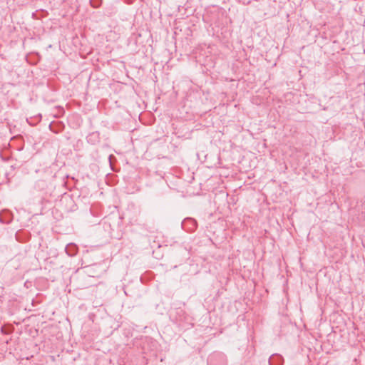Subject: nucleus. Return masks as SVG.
I'll return each mask as SVG.
<instances>
[{
    "label": "nucleus",
    "mask_w": 365,
    "mask_h": 365,
    "mask_svg": "<svg viewBox=\"0 0 365 365\" xmlns=\"http://www.w3.org/2000/svg\"><path fill=\"white\" fill-rule=\"evenodd\" d=\"M208 365H227V359L225 354L222 352H213L207 359Z\"/></svg>",
    "instance_id": "nucleus-1"
},
{
    "label": "nucleus",
    "mask_w": 365,
    "mask_h": 365,
    "mask_svg": "<svg viewBox=\"0 0 365 365\" xmlns=\"http://www.w3.org/2000/svg\"><path fill=\"white\" fill-rule=\"evenodd\" d=\"M182 228L187 232H193L197 227V221L192 217H186L181 223Z\"/></svg>",
    "instance_id": "nucleus-2"
},
{
    "label": "nucleus",
    "mask_w": 365,
    "mask_h": 365,
    "mask_svg": "<svg viewBox=\"0 0 365 365\" xmlns=\"http://www.w3.org/2000/svg\"><path fill=\"white\" fill-rule=\"evenodd\" d=\"M13 213L8 210H3L0 212V222L2 224H10L13 220Z\"/></svg>",
    "instance_id": "nucleus-3"
},
{
    "label": "nucleus",
    "mask_w": 365,
    "mask_h": 365,
    "mask_svg": "<svg viewBox=\"0 0 365 365\" xmlns=\"http://www.w3.org/2000/svg\"><path fill=\"white\" fill-rule=\"evenodd\" d=\"M15 238L18 242L25 243L30 240L31 233L29 231L19 230L16 232Z\"/></svg>",
    "instance_id": "nucleus-4"
},
{
    "label": "nucleus",
    "mask_w": 365,
    "mask_h": 365,
    "mask_svg": "<svg viewBox=\"0 0 365 365\" xmlns=\"http://www.w3.org/2000/svg\"><path fill=\"white\" fill-rule=\"evenodd\" d=\"M269 365H284V359L279 354H272L268 360Z\"/></svg>",
    "instance_id": "nucleus-5"
},
{
    "label": "nucleus",
    "mask_w": 365,
    "mask_h": 365,
    "mask_svg": "<svg viewBox=\"0 0 365 365\" xmlns=\"http://www.w3.org/2000/svg\"><path fill=\"white\" fill-rule=\"evenodd\" d=\"M65 128V125L61 121H52L49 124V129L54 133H59Z\"/></svg>",
    "instance_id": "nucleus-6"
},
{
    "label": "nucleus",
    "mask_w": 365,
    "mask_h": 365,
    "mask_svg": "<svg viewBox=\"0 0 365 365\" xmlns=\"http://www.w3.org/2000/svg\"><path fill=\"white\" fill-rule=\"evenodd\" d=\"M100 133L98 131L89 133L86 137V140L91 145H96L100 142Z\"/></svg>",
    "instance_id": "nucleus-7"
},
{
    "label": "nucleus",
    "mask_w": 365,
    "mask_h": 365,
    "mask_svg": "<svg viewBox=\"0 0 365 365\" xmlns=\"http://www.w3.org/2000/svg\"><path fill=\"white\" fill-rule=\"evenodd\" d=\"M65 251L68 255L73 257L78 253V247L74 243H69L66 246Z\"/></svg>",
    "instance_id": "nucleus-8"
},
{
    "label": "nucleus",
    "mask_w": 365,
    "mask_h": 365,
    "mask_svg": "<svg viewBox=\"0 0 365 365\" xmlns=\"http://www.w3.org/2000/svg\"><path fill=\"white\" fill-rule=\"evenodd\" d=\"M90 5L94 9L101 7L103 3V0H90Z\"/></svg>",
    "instance_id": "nucleus-9"
},
{
    "label": "nucleus",
    "mask_w": 365,
    "mask_h": 365,
    "mask_svg": "<svg viewBox=\"0 0 365 365\" xmlns=\"http://www.w3.org/2000/svg\"><path fill=\"white\" fill-rule=\"evenodd\" d=\"M13 330L14 328L12 327H8L7 328L1 327V332L4 334H9L13 331Z\"/></svg>",
    "instance_id": "nucleus-10"
},
{
    "label": "nucleus",
    "mask_w": 365,
    "mask_h": 365,
    "mask_svg": "<svg viewBox=\"0 0 365 365\" xmlns=\"http://www.w3.org/2000/svg\"><path fill=\"white\" fill-rule=\"evenodd\" d=\"M108 160H109L110 167H112L113 160H116V158L113 154H110L108 156ZM111 169L113 170V168H111Z\"/></svg>",
    "instance_id": "nucleus-11"
}]
</instances>
